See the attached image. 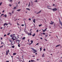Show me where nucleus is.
I'll return each instance as SVG.
<instances>
[{
	"label": "nucleus",
	"instance_id": "35",
	"mask_svg": "<svg viewBox=\"0 0 62 62\" xmlns=\"http://www.w3.org/2000/svg\"><path fill=\"white\" fill-rule=\"evenodd\" d=\"M18 39H16V41H18Z\"/></svg>",
	"mask_w": 62,
	"mask_h": 62
},
{
	"label": "nucleus",
	"instance_id": "10",
	"mask_svg": "<svg viewBox=\"0 0 62 62\" xmlns=\"http://www.w3.org/2000/svg\"><path fill=\"white\" fill-rule=\"evenodd\" d=\"M15 38H16V39H18V38H19V37H18V36H17L15 37Z\"/></svg>",
	"mask_w": 62,
	"mask_h": 62
},
{
	"label": "nucleus",
	"instance_id": "8",
	"mask_svg": "<svg viewBox=\"0 0 62 62\" xmlns=\"http://www.w3.org/2000/svg\"><path fill=\"white\" fill-rule=\"evenodd\" d=\"M26 10H30V9L29 8H26Z\"/></svg>",
	"mask_w": 62,
	"mask_h": 62
},
{
	"label": "nucleus",
	"instance_id": "41",
	"mask_svg": "<svg viewBox=\"0 0 62 62\" xmlns=\"http://www.w3.org/2000/svg\"><path fill=\"white\" fill-rule=\"evenodd\" d=\"M20 1H19V2H18V4H20Z\"/></svg>",
	"mask_w": 62,
	"mask_h": 62
},
{
	"label": "nucleus",
	"instance_id": "9",
	"mask_svg": "<svg viewBox=\"0 0 62 62\" xmlns=\"http://www.w3.org/2000/svg\"><path fill=\"white\" fill-rule=\"evenodd\" d=\"M60 45H58L56 46V47H58V46H59Z\"/></svg>",
	"mask_w": 62,
	"mask_h": 62
},
{
	"label": "nucleus",
	"instance_id": "48",
	"mask_svg": "<svg viewBox=\"0 0 62 62\" xmlns=\"http://www.w3.org/2000/svg\"><path fill=\"white\" fill-rule=\"evenodd\" d=\"M50 23L51 24H53V23Z\"/></svg>",
	"mask_w": 62,
	"mask_h": 62
},
{
	"label": "nucleus",
	"instance_id": "1",
	"mask_svg": "<svg viewBox=\"0 0 62 62\" xmlns=\"http://www.w3.org/2000/svg\"><path fill=\"white\" fill-rule=\"evenodd\" d=\"M31 49L33 51H34V52H33V53H37V51H36V50H35V49H34V48H31Z\"/></svg>",
	"mask_w": 62,
	"mask_h": 62
},
{
	"label": "nucleus",
	"instance_id": "42",
	"mask_svg": "<svg viewBox=\"0 0 62 62\" xmlns=\"http://www.w3.org/2000/svg\"><path fill=\"white\" fill-rule=\"evenodd\" d=\"M9 1L10 2H11L12 1V0H10Z\"/></svg>",
	"mask_w": 62,
	"mask_h": 62
},
{
	"label": "nucleus",
	"instance_id": "58",
	"mask_svg": "<svg viewBox=\"0 0 62 62\" xmlns=\"http://www.w3.org/2000/svg\"><path fill=\"white\" fill-rule=\"evenodd\" d=\"M17 24L18 25H19V23H17Z\"/></svg>",
	"mask_w": 62,
	"mask_h": 62
},
{
	"label": "nucleus",
	"instance_id": "62",
	"mask_svg": "<svg viewBox=\"0 0 62 62\" xmlns=\"http://www.w3.org/2000/svg\"><path fill=\"white\" fill-rule=\"evenodd\" d=\"M13 12H14V11H13L12 13H13Z\"/></svg>",
	"mask_w": 62,
	"mask_h": 62
},
{
	"label": "nucleus",
	"instance_id": "34",
	"mask_svg": "<svg viewBox=\"0 0 62 62\" xmlns=\"http://www.w3.org/2000/svg\"><path fill=\"white\" fill-rule=\"evenodd\" d=\"M38 31H39V30H37L36 32H38Z\"/></svg>",
	"mask_w": 62,
	"mask_h": 62
},
{
	"label": "nucleus",
	"instance_id": "37",
	"mask_svg": "<svg viewBox=\"0 0 62 62\" xmlns=\"http://www.w3.org/2000/svg\"><path fill=\"white\" fill-rule=\"evenodd\" d=\"M23 39H25V37H23Z\"/></svg>",
	"mask_w": 62,
	"mask_h": 62
},
{
	"label": "nucleus",
	"instance_id": "28",
	"mask_svg": "<svg viewBox=\"0 0 62 62\" xmlns=\"http://www.w3.org/2000/svg\"><path fill=\"white\" fill-rule=\"evenodd\" d=\"M42 34H43V35H45V33L44 32H43Z\"/></svg>",
	"mask_w": 62,
	"mask_h": 62
},
{
	"label": "nucleus",
	"instance_id": "56",
	"mask_svg": "<svg viewBox=\"0 0 62 62\" xmlns=\"http://www.w3.org/2000/svg\"><path fill=\"white\" fill-rule=\"evenodd\" d=\"M17 59H19V58L18 57H16Z\"/></svg>",
	"mask_w": 62,
	"mask_h": 62
},
{
	"label": "nucleus",
	"instance_id": "61",
	"mask_svg": "<svg viewBox=\"0 0 62 62\" xmlns=\"http://www.w3.org/2000/svg\"><path fill=\"white\" fill-rule=\"evenodd\" d=\"M40 39H42V37H41L40 38Z\"/></svg>",
	"mask_w": 62,
	"mask_h": 62
},
{
	"label": "nucleus",
	"instance_id": "60",
	"mask_svg": "<svg viewBox=\"0 0 62 62\" xmlns=\"http://www.w3.org/2000/svg\"><path fill=\"white\" fill-rule=\"evenodd\" d=\"M9 14H10V15H11V13H9Z\"/></svg>",
	"mask_w": 62,
	"mask_h": 62
},
{
	"label": "nucleus",
	"instance_id": "52",
	"mask_svg": "<svg viewBox=\"0 0 62 62\" xmlns=\"http://www.w3.org/2000/svg\"><path fill=\"white\" fill-rule=\"evenodd\" d=\"M15 39H13V40H15Z\"/></svg>",
	"mask_w": 62,
	"mask_h": 62
},
{
	"label": "nucleus",
	"instance_id": "40",
	"mask_svg": "<svg viewBox=\"0 0 62 62\" xmlns=\"http://www.w3.org/2000/svg\"><path fill=\"white\" fill-rule=\"evenodd\" d=\"M45 39V40H46V41H47V39Z\"/></svg>",
	"mask_w": 62,
	"mask_h": 62
},
{
	"label": "nucleus",
	"instance_id": "32",
	"mask_svg": "<svg viewBox=\"0 0 62 62\" xmlns=\"http://www.w3.org/2000/svg\"><path fill=\"white\" fill-rule=\"evenodd\" d=\"M4 15V14H2L1 15V16H3Z\"/></svg>",
	"mask_w": 62,
	"mask_h": 62
},
{
	"label": "nucleus",
	"instance_id": "11",
	"mask_svg": "<svg viewBox=\"0 0 62 62\" xmlns=\"http://www.w3.org/2000/svg\"><path fill=\"white\" fill-rule=\"evenodd\" d=\"M13 35H10V37H12H12H13Z\"/></svg>",
	"mask_w": 62,
	"mask_h": 62
},
{
	"label": "nucleus",
	"instance_id": "46",
	"mask_svg": "<svg viewBox=\"0 0 62 62\" xmlns=\"http://www.w3.org/2000/svg\"><path fill=\"white\" fill-rule=\"evenodd\" d=\"M32 44L31 43H30V44L29 45H31V44Z\"/></svg>",
	"mask_w": 62,
	"mask_h": 62
},
{
	"label": "nucleus",
	"instance_id": "50",
	"mask_svg": "<svg viewBox=\"0 0 62 62\" xmlns=\"http://www.w3.org/2000/svg\"><path fill=\"white\" fill-rule=\"evenodd\" d=\"M4 12H5V11L4 10H3L2 11V13H4Z\"/></svg>",
	"mask_w": 62,
	"mask_h": 62
},
{
	"label": "nucleus",
	"instance_id": "6",
	"mask_svg": "<svg viewBox=\"0 0 62 62\" xmlns=\"http://www.w3.org/2000/svg\"><path fill=\"white\" fill-rule=\"evenodd\" d=\"M41 12V11H40L38 12L37 13V14H39V13H40V12Z\"/></svg>",
	"mask_w": 62,
	"mask_h": 62
},
{
	"label": "nucleus",
	"instance_id": "47",
	"mask_svg": "<svg viewBox=\"0 0 62 62\" xmlns=\"http://www.w3.org/2000/svg\"><path fill=\"white\" fill-rule=\"evenodd\" d=\"M45 50H46L45 49H44V51H45Z\"/></svg>",
	"mask_w": 62,
	"mask_h": 62
},
{
	"label": "nucleus",
	"instance_id": "25",
	"mask_svg": "<svg viewBox=\"0 0 62 62\" xmlns=\"http://www.w3.org/2000/svg\"><path fill=\"white\" fill-rule=\"evenodd\" d=\"M20 44H19L18 45V46L19 47H20Z\"/></svg>",
	"mask_w": 62,
	"mask_h": 62
},
{
	"label": "nucleus",
	"instance_id": "3",
	"mask_svg": "<svg viewBox=\"0 0 62 62\" xmlns=\"http://www.w3.org/2000/svg\"><path fill=\"white\" fill-rule=\"evenodd\" d=\"M8 25V24L6 23H5L3 25L4 26H5V25Z\"/></svg>",
	"mask_w": 62,
	"mask_h": 62
},
{
	"label": "nucleus",
	"instance_id": "39",
	"mask_svg": "<svg viewBox=\"0 0 62 62\" xmlns=\"http://www.w3.org/2000/svg\"><path fill=\"white\" fill-rule=\"evenodd\" d=\"M29 21H31V19L30 18H29Z\"/></svg>",
	"mask_w": 62,
	"mask_h": 62
},
{
	"label": "nucleus",
	"instance_id": "36",
	"mask_svg": "<svg viewBox=\"0 0 62 62\" xmlns=\"http://www.w3.org/2000/svg\"><path fill=\"white\" fill-rule=\"evenodd\" d=\"M31 35L32 34L31 33H30L29 34V35Z\"/></svg>",
	"mask_w": 62,
	"mask_h": 62
},
{
	"label": "nucleus",
	"instance_id": "45",
	"mask_svg": "<svg viewBox=\"0 0 62 62\" xmlns=\"http://www.w3.org/2000/svg\"><path fill=\"white\" fill-rule=\"evenodd\" d=\"M45 30H44L43 31V32H45Z\"/></svg>",
	"mask_w": 62,
	"mask_h": 62
},
{
	"label": "nucleus",
	"instance_id": "38",
	"mask_svg": "<svg viewBox=\"0 0 62 62\" xmlns=\"http://www.w3.org/2000/svg\"><path fill=\"white\" fill-rule=\"evenodd\" d=\"M7 36V35L6 34H5L4 35V37H6Z\"/></svg>",
	"mask_w": 62,
	"mask_h": 62
},
{
	"label": "nucleus",
	"instance_id": "49",
	"mask_svg": "<svg viewBox=\"0 0 62 62\" xmlns=\"http://www.w3.org/2000/svg\"><path fill=\"white\" fill-rule=\"evenodd\" d=\"M9 41H10V42H11V43H12V41H11V40H10Z\"/></svg>",
	"mask_w": 62,
	"mask_h": 62
},
{
	"label": "nucleus",
	"instance_id": "7",
	"mask_svg": "<svg viewBox=\"0 0 62 62\" xmlns=\"http://www.w3.org/2000/svg\"><path fill=\"white\" fill-rule=\"evenodd\" d=\"M21 10V9H18L17 10V11H20Z\"/></svg>",
	"mask_w": 62,
	"mask_h": 62
},
{
	"label": "nucleus",
	"instance_id": "5",
	"mask_svg": "<svg viewBox=\"0 0 62 62\" xmlns=\"http://www.w3.org/2000/svg\"><path fill=\"white\" fill-rule=\"evenodd\" d=\"M8 51H6V55H7L8 54Z\"/></svg>",
	"mask_w": 62,
	"mask_h": 62
},
{
	"label": "nucleus",
	"instance_id": "57",
	"mask_svg": "<svg viewBox=\"0 0 62 62\" xmlns=\"http://www.w3.org/2000/svg\"><path fill=\"white\" fill-rule=\"evenodd\" d=\"M47 28H46V29H45V31H46V30H47Z\"/></svg>",
	"mask_w": 62,
	"mask_h": 62
},
{
	"label": "nucleus",
	"instance_id": "63",
	"mask_svg": "<svg viewBox=\"0 0 62 62\" xmlns=\"http://www.w3.org/2000/svg\"><path fill=\"white\" fill-rule=\"evenodd\" d=\"M45 37H47V35H46L45 36Z\"/></svg>",
	"mask_w": 62,
	"mask_h": 62
},
{
	"label": "nucleus",
	"instance_id": "4",
	"mask_svg": "<svg viewBox=\"0 0 62 62\" xmlns=\"http://www.w3.org/2000/svg\"><path fill=\"white\" fill-rule=\"evenodd\" d=\"M36 22V19H34L33 20V22L34 23H35V22Z\"/></svg>",
	"mask_w": 62,
	"mask_h": 62
},
{
	"label": "nucleus",
	"instance_id": "51",
	"mask_svg": "<svg viewBox=\"0 0 62 62\" xmlns=\"http://www.w3.org/2000/svg\"><path fill=\"white\" fill-rule=\"evenodd\" d=\"M0 29H3V27H1L0 28Z\"/></svg>",
	"mask_w": 62,
	"mask_h": 62
},
{
	"label": "nucleus",
	"instance_id": "54",
	"mask_svg": "<svg viewBox=\"0 0 62 62\" xmlns=\"http://www.w3.org/2000/svg\"><path fill=\"white\" fill-rule=\"evenodd\" d=\"M8 53H9V50L8 49Z\"/></svg>",
	"mask_w": 62,
	"mask_h": 62
},
{
	"label": "nucleus",
	"instance_id": "21",
	"mask_svg": "<svg viewBox=\"0 0 62 62\" xmlns=\"http://www.w3.org/2000/svg\"><path fill=\"white\" fill-rule=\"evenodd\" d=\"M17 41H18V43H17L18 44H19V42L20 41V40H18Z\"/></svg>",
	"mask_w": 62,
	"mask_h": 62
},
{
	"label": "nucleus",
	"instance_id": "18",
	"mask_svg": "<svg viewBox=\"0 0 62 62\" xmlns=\"http://www.w3.org/2000/svg\"><path fill=\"white\" fill-rule=\"evenodd\" d=\"M4 16H5V17H7V15L6 14L4 16Z\"/></svg>",
	"mask_w": 62,
	"mask_h": 62
},
{
	"label": "nucleus",
	"instance_id": "13",
	"mask_svg": "<svg viewBox=\"0 0 62 62\" xmlns=\"http://www.w3.org/2000/svg\"><path fill=\"white\" fill-rule=\"evenodd\" d=\"M16 53H14L13 54V55H16Z\"/></svg>",
	"mask_w": 62,
	"mask_h": 62
},
{
	"label": "nucleus",
	"instance_id": "16",
	"mask_svg": "<svg viewBox=\"0 0 62 62\" xmlns=\"http://www.w3.org/2000/svg\"><path fill=\"white\" fill-rule=\"evenodd\" d=\"M31 43L32 44L33 42V41L31 40Z\"/></svg>",
	"mask_w": 62,
	"mask_h": 62
},
{
	"label": "nucleus",
	"instance_id": "12",
	"mask_svg": "<svg viewBox=\"0 0 62 62\" xmlns=\"http://www.w3.org/2000/svg\"><path fill=\"white\" fill-rule=\"evenodd\" d=\"M13 38H15V34H13Z\"/></svg>",
	"mask_w": 62,
	"mask_h": 62
},
{
	"label": "nucleus",
	"instance_id": "55",
	"mask_svg": "<svg viewBox=\"0 0 62 62\" xmlns=\"http://www.w3.org/2000/svg\"><path fill=\"white\" fill-rule=\"evenodd\" d=\"M30 4H29V5H28V7H29L30 6Z\"/></svg>",
	"mask_w": 62,
	"mask_h": 62
},
{
	"label": "nucleus",
	"instance_id": "20",
	"mask_svg": "<svg viewBox=\"0 0 62 62\" xmlns=\"http://www.w3.org/2000/svg\"><path fill=\"white\" fill-rule=\"evenodd\" d=\"M14 47H15V46H12V47L13 48H14Z\"/></svg>",
	"mask_w": 62,
	"mask_h": 62
},
{
	"label": "nucleus",
	"instance_id": "53",
	"mask_svg": "<svg viewBox=\"0 0 62 62\" xmlns=\"http://www.w3.org/2000/svg\"><path fill=\"white\" fill-rule=\"evenodd\" d=\"M6 62H9L8 61H7Z\"/></svg>",
	"mask_w": 62,
	"mask_h": 62
},
{
	"label": "nucleus",
	"instance_id": "30",
	"mask_svg": "<svg viewBox=\"0 0 62 62\" xmlns=\"http://www.w3.org/2000/svg\"><path fill=\"white\" fill-rule=\"evenodd\" d=\"M44 54H43L42 56V57H44Z\"/></svg>",
	"mask_w": 62,
	"mask_h": 62
},
{
	"label": "nucleus",
	"instance_id": "27",
	"mask_svg": "<svg viewBox=\"0 0 62 62\" xmlns=\"http://www.w3.org/2000/svg\"><path fill=\"white\" fill-rule=\"evenodd\" d=\"M7 45H8V46H9V45H10V44H7Z\"/></svg>",
	"mask_w": 62,
	"mask_h": 62
},
{
	"label": "nucleus",
	"instance_id": "44",
	"mask_svg": "<svg viewBox=\"0 0 62 62\" xmlns=\"http://www.w3.org/2000/svg\"><path fill=\"white\" fill-rule=\"evenodd\" d=\"M11 44H12V45H14V44H12V43H11Z\"/></svg>",
	"mask_w": 62,
	"mask_h": 62
},
{
	"label": "nucleus",
	"instance_id": "59",
	"mask_svg": "<svg viewBox=\"0 0 62 62\" xmlns=\"http://www.w3.org/2000/svg\"><path fill=\"white\" fill-rule=\"evenodd\" d=\"M53 6H54L55 4H53Z\"/></svg>",
	"mask_w": 62,
	"mask_h": 62
},
{
	"label": "nucleus",
	"instance_id": "19",
	"mask_svg": "<svg viewBox=\"0 0 62 62\" xmlns=\"http://www.w3.org/2000/svg\"><path fill=\"white\" fill-rule=\"evenodd\" d=\"M42 26V24L39 25V27H40V26Z\"/></svg>",
	"mask_w": 62,
	"mask_h": 62
},
{
	"label": "nucleus",
	"instance_id": "2",
	"mask_svg": "<svg viewBox=\"0 0 62 62\" xmlns=\"http://www.w3.org/2000/svg\"><path fill=\"white\" fill-rule=\"evenodd\" d=\"M52 10H53V11L54 12V11H56V10H57V9L56 8H53L52 9Z\"/></svg>",
	"mask_w": 62,
	"mask_h": 62
},
{
	"label": "nucleus",
	"instance_id": "22",
	"mask_svg": "<svg viewBox=\"0 0 62 62\" xmlns=\"http://www.w3.org/2000/svg\"><path fill=\"white\" fill-rule=\"evenodd\" d=\"M40 51H41L42 50V47H41L40 48Z\"/></svg>",
	"mask_w": 62,
	"mask_h": 62
},
{
	"label": "nucleus",
	"instance_id": "43",
	"mask_svg": "<svg viewBox=\"0 0 62 62\" xmlns=\"http://www.w3.org/2000/svg\"><path fill=\"white\" fill-rule=\"evenodd\" d=\"M39 43H37L36 44V45H39Z\"/></svg>",
	"mask_w": 62,
	"mask_h": 62
},
{
	"label": "nucleus",
	"instance_id": "26",
	"mask_svg": "<svg viewBox=\"0 0 62 62\" xmlns=\"http://www.w3.org/2000/svg\"><path fill=\"white\" fill-rule=\"evenodd\" d=\"M34 2H38V1L37 0H36L34 1Z\"/></svg>",
	"mask_w": 62,
	"mask_h": 62
},
{
	"label": "nucleus",
	"instance_id": "64",
	"mask_svg": "<svg viewBox=\"0 0 62 62\" xmlns=\"http://www.w3.org/2000/svg\"><path fill=\"white\" fill-rule=\"evenodd\" d=\"M28 62H31V61H29Z\"/></svg>",
	"mask_w": 62,
	"mask_h": 62
},
{
	"label": "nucleus",
	"instance_id": "24",
	"mask_svg": "<svg viewBox=\"0 0 62 62\" xmlns=\"http://www.w3.org/2000/svg\"><path fill=\"white\" fill-rule=\"evenodd\" d=\"M2 4V2H1L0 3V6H1V5Z\"/></svg>",
	"mask_w": 62,
	"mask_h": 62
},
{
	"label": "nucleus",
	"instance_id": "23",
	"mask_svg": "<svg viewBox=\"0 0 62 62\" xmlns=\"http://www.w3.org/2000/svg\"><path fill=\"white\" fill-rule=\"evenodd\" d=\"M9 5L10 7H11V6H12V4H9Z\"/></svg>",
	"mask_w": 62,
	"mask_h": 62
},
{
	"label": "nucleus",
	"instance_id": "33",
	"mask_svg": "<svg viewBox=\"0 0 62 62\" xmlns=\"http://www.w3.org/2000/svg\"><path fill=\"white\" fill-rule=\"evenodd\" d=\"M27 33L28 34V36H29V33L27 32Z\"/></svg>",
	"mask_w": 62,
	"mask_h": 62
},
{
	"label": "nucleus",
	"instance_id": "17",
	"mask_svg": "<svg viewBox=\"0 0 62 62\" xmlns=\"http://www.w3.org/2000/svg\"><path fill=\"white\" fill-rule=\"evenodd\" d=\"M31 62H34L35 61L34 60H31Z\"/></svg>",
	"mask_w": 62,
	"mask_h": 62
},
{
	"label": "nucleus",
	"instance_id": "14",
	"mask_svg": "<svg viewBox=\"0 0 62 62\" xmlns=\"http://www.w3.org/2000/svg\"><path fill=\"white\" fill-rule=\"evenodd\" d=\"M17 8L16 7H14L13 8V9H16Z\"/></svg>",
	"mask_w": 62,
	"mask_h": 62
},
{
	"label": "nucleus",
	"instance_id": "15",
	"mask_svg": "<svg viewBox=\"0 0 62 62\" xmlns=\"http://www.w3.org/2000/svg\"><path fill=\"white\" fill-rule=\"evenodd\" d=\"M35 36V33H34V34L32 35L33 37H34Z\"/></svg>",
	"mask_w": 62,
	"mask_h": 62
},
{
	"label": "nucleus",
	"instance_id": "29",
	"mask_svg": "<svg viewBox=\"0 0 62 62\" xmlns=\"http://www.w3.org/2000/svg\"><path fill=\"white\" fill-rule=\"evenodd\" d=\"M24 25L23 24H22L21 25V26H24Z\"/></svg>",
	"mask_w": 62,
	"mask_h": 62
},
{
	"label": "nucleus",
	"instance_id": "31",
	"mask_svg": "<svg viewBox=\"0 0 62 62\" xmlns=\"http://www.w3.org/2000/svg\"><path fill=\"white\" fill-rule=\"evenodd\" d=\"M10 33V32H9L8 34H7V35H9Z\"/></svg>",
	"mask_w": 62,
	"mask_h": 62
}]
</instances>
